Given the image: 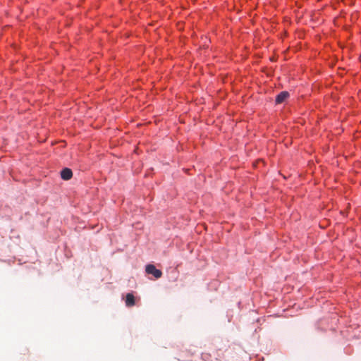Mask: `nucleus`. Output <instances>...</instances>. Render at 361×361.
<instances>
[{
	"label": "nucleus",
	"mask_w": 361,
	"mask_h": 361,
	"mask_svg": "<svg viewBox=\"0 0 361 361\" xmlns=\"http://www.w3.org/2000/svg\"><path fill=\"white\" fill-rule=\"evenodd\" d=\"M145 271L148 274L153 275L156 279L161 278L162 272L161 270L157 269L153 264H148L146 266Z\"/></svg>",
	"instance_id": "1"
},
{
	"label": "nucleus",
	"mask_w": 361,
	"mask_h": 361,
	"mask_svg": "<svg viewBox=\"0 0 361 361\" xmlns=\"http://www.w3.org/2000/svg\"><path fill=\"white\" fill-rule=\"evenodd\" d=\"M205 356H206V355H205V354H202V358H203L204 360H205V358H204V357H205Z\"/></svg>",
	"instance_id": "5"
},
{
	"label": "nucleus",
	"mask_w": 361,
	"mask_h": 361,
	"mask_svg": "<svg viewBox=\"0 0 361 361\" xmlns=\"http://www.w3.org/2000/svg\"><path fill=\"white\" fill-rule=\"evenodd\" d=\"M73 176L72 171L68 168H65L61 171V177L65 180H70Z\"/></svg>",
	"instance_id": "3"
},
{
	"label": "nucleus",
	"mask_w": 361,
	"mask_h": 361,
	"mask_svg": "<svg viewBox=\"0 0 361 361\" xmlns=\"http://www.w3.org/2000/svg\"><path fill=\"white\" fill-rule=\"evenodd\" d=\"M289 97V93L287 91L280 92L276 97V103L281 104Z\"/></svg>",
	"instance_id": "2"
},
{
	"label": "nucleus",
	"mask_w": 361,
	"mask_h": 361,
	"mask_svg": "<svg viewBox=\"0 0 361 361\" xmlns=\"http://www.w3.org/2000/svg\"><path fill=\"white\" fill-rule=\"evenodd\" d=\"M126 305L127 307H133L135 305V297L133 293H127L126 296Z\"/></svg>",
	"instance_id": "4"
}]
</instances>
